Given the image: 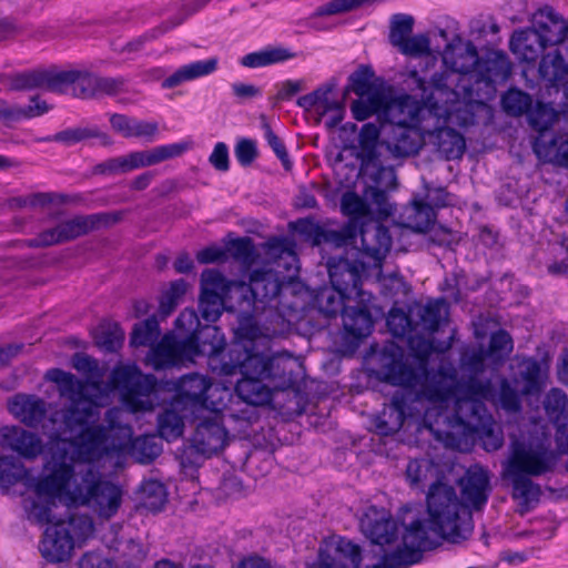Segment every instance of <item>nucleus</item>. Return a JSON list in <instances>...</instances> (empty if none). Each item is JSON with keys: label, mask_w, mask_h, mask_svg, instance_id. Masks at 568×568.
I'll list each match as a JSON object with an SVG mask.
<instances>
[{"label": "nucleus", "mask_w": 568, "mask_h": 568, "mask_svg": "<svg viewBox=\"0 0 568 568\" xmlns=\"http://www.w3.org/2000/svg\"><path fill=\"white\" fill-rule=\"evenodd\" d=\"M335 88V82H327L315 89L316 113L321 116L329 114L327 125L331 128L336 126L344 118L343 102L333 97Z\"/></svg>", "instance_id": "obj_31"}, {"label": "nucleus", "mask_w": 568, "mask_h": 568, "mask_svg": "<svg viewBox=\"0 0 568 568\" xmlns=\"http://www.w3.org/2000/svg\"><path fill=\"white\" fill-rule=\"evenodd\" d=\"M233 420L221 412L210 410L197 424L192 436V447L203 456L210 457L223 449L227 442L225 423Z\"/></svg>", "instance_id": "obj_16"}, {"label": "nucleus", "mask_w": 568, "mask_h": 568, "mask_svg": "<svg viewBox=\"0 0 568 568\" xmlns=\"http://www.w3.org/2000/svg\"><path fill=\"white\" fill-rule=\"evenodd\" d=\"M91 138L99 139L102 145H110L112 143L111 136L108 133L100 131L97 126L69 128L58 132L52 140L65 145H73Z\"/></svg>", "instance_id": "obj_40"}, {"label": "nucleus", "mask_w": 568, "mask_h": 568, "mask_svg": "<svg viewBox=\"0 0 568 568\" xmlns=\"http://www.w3.org/2000/svg\"><path fill=\"white\" fill-rule=\"evenodd\" d=\"M534 151L539 159L546 162L568 168V138L558 136L547 144L540 136L534 142Z\"/></svg>", "instance_id": "obj_36"}, {"label": "nucleus", "mask_w": 568, "mask_h": 568, "mask_svg": "<svg viewBox=\"0 0 568 568\" xmlns=\"http://www.w3.org/2000/svg\"><path fill=\"white\" fill-rule=\"evenodd\" d=\"M361 530L375 545L397 541L398 525L385 508L368 507L361 519Z\"/></svg>", "instance_id": "obj_19"}, {"label": "nucleus", "mask_w": 568, "mask_h": 568, "mask_svg": "<svg viewBox=\"0 0 568 568\" xmlns=\"http://www.w3.org/2000/svg\"><path fill=\"white\" fill-rule=\"evenodd\" d=\"M57 523L65 527L73 546L85 541L94 532V524L89 515H72L68 520H57Z\"/></svg>", "instance_id": "obj_41"}, {"label": "nucleus", "mask_w": 568, "mask_h": 568, "mask_svg": "<svg viewBox=\"0 0 568 568\" xmlns=\"http://www.w3.org/2000/svg\"><path fill=\"white\" fill-rule=\"evenodd\" d=\"M72 94L80 99L99 97V77L79 71L78 80L72 88Z\"/></svg>", "instance_id": "obj_58"}, {"label": "nucleus", "mask_w": 568, "mask_h": 568, "mask_svg": "<svg viewBox=\"0 0 568 568\" xmlns=\"http://www.w3.org/2000/svg\"><path fill=\"white\" fill-rule=\"evenodd\" d=\"M45 378L58 386L61 397L70 406L55 412L50 422L55 430L50 434L51 442L72 446L79 459L93 463L102 459L115 460L130 455L140 464L155 459L162 450L154 436H141L133 439V430L128 424L116 422L121 410H108L106 425L95 424L100 417L99 406L87 394L88 383L73 374L59 368L49 369Z\"/></svg>", "instance_id": "obj_1"}, {"label": "nucleus", "mask_w": 568, "mask_h": 568, "mask_svg": "<svg viewBox=\"0 0 568 568\" xmlns=\"http://www.w3.org/2000/svg\"><path fill=\"white\" fill-rule=\"evenodd\" d=\"M373 73L366 67H361L349 77V90L357 97H365L373 93H382L372 84Z\"/></svg>", "instance_id": "obj_56"}, {"label": "nucleus", "mask_w": 568, "mask_h": 568, "mask_svg": "<svg viewBox=\"0 0 568 568\" xmlns=\"http://www.w3.org/2000/svg\"><path fill=\"white\" fill-rule=\"evenodd\" d=\"M509 49L519 61L535 63L546 47L532 26L514 31L509 40Z\"/></svg>", "instance_id": "obj_26"}, {"label": "nucleus", "mask_w": 568, "mask_h": 568, "mask_svg": "<svg viewBox=\"0 0 568 568\" xmlns=\"http://www.w3.org/2000/svg\"><path fill=\"white\" fill-rule=\"evenodd\" d=\"M534 28L545 47L568 48L566 44L568 24L566 19L550 7H545L535 16Z\"/></svg>", "instance_id": "obj_21"}, {"label": "nucleus", "mask_w": 568, "mask_h": 568, "mask_svg": "<svg viewBox=\"0 0 568 568\" xmlns=\"http://www.w3.org/2000/svg\"><path fill=\"white\" fill-rule=\"evenodd\" d=\"M262 128L264 130V138L267 141V144L281 160L283 166L288 170L291 168V161L282 140L274 133L268 123L264 122Z\"/></svg>", "instance_id": "obj_63"}, {"label": "nucleus", "mask_w": 568, "mask_h": 568, "mask_svg": "<svg viewBox=\"0 0 568 568\" xmlns=\"http://www.w3.org/2000/svg\"><path fill=\"white\" fill-rule=\"evenodd\" d=\"M407 83L412 90L419 92L420 101L428 105L429 118H433L430 130L426 132V142L445 160L462 159L466 151V140L448 125H473L477 110L484 104L471 99L469 92H465L462 98L456 90L450 89L453 79L446 73H438L426 82L416 69L409 70Z\"/></svg>", "instance_id": "obj_5"}, {"label": "nucleus", "mask_w": 568, "mask_h": 568, "mask_svg": "<svg viewBox=\"0 0 568 568\" xmlns=\"http://www.w3.org/2000/svg\"><path fill=\"white\" fill-rule=\"evenodd\" d=\"M183 428V418L174 410L166 409L158 418L159 434L168 442L181 437Z\"/></svg>", "instance_id": "obj_48"}, {"label": "nucleus", "mask_w": 568, "mask_h": 568, "mask_svg": "<svg viewBox=\"0 0 568 568\" xmlns=\"http://www.w3.org/2000/svg\"><path fill=\"white\" fill-rule=\"evenodd\" d=\"M124 337L125 333L119 324H109L102 328L98 345L106 352H116L122 346Z\"/></svg>", "instance_id": "obj_57"}, {"label": "nucleus", "mask_w": 568, "mask_h": 568, "mask_svg": "<svg viewBox=\"0 0 568 568\" xmlns=\"http://www.w3.org/2000/svg\"><path fill=\"white\" fill-rule=\"evenodd\" d=\"M166 503V489L158 480H145L141 485V507L152 513L160 511Z\"/></svg>", "instance_id": "obj_43"}, {"label": "nucleus", "mask_w": 568, "mask_h": 568, "mask_svg": "<svg viewBox=\"0 0 568 568\" xmlns=\"http://www.w3.org/2000/svg\"><path fill=\"white\" fill-rule=\"evenodd\" d=\"M111 384L121 389L122 403L131 413L153 410L160 404V386L153 375H144L136 365H118Z\"/></svg>", "instance_id": "obj_12"}, {"label": "nucleus", "mask_w": 568, "mask_h": 568, "mask_svg": "<svg viewBox=\"0 0 568 568\" xmlns=\"http://www.w3.org/2000/svg\"><path fill=\"white\" fill-rule=\"evenodd\" d=\"M217 65L219 59L216 57L184 64L163 80L162 88L173 89L184 82L206 77L212 74L217 69Z\"/></svg>", "instance_id": "obj_30"}, {"label": "nucleus", "mask_w": 568, "mask_h": 568, "mask_svg": "<svg viewBox=\"0 0 568 568\" xmlns=\"http://www.w3.org/2000/svg\"><path fill=\"white\" fill-rule=\"evenodd\" d=\"M426 503L429 526L426 527L425 520L416 518L413 507H405L403 517L405 529L410 523L419 521L433 540V548L437 544L433 535L450 542H459L471 535L474 529L471 513L460 501L453 486L442 481L433 484Z\"/></svg>", "instance_id": "obj_9"}, {"label": "nucleus", "mask_w": 568, "mask_h": 568, "mask_svg": "<svg viewBox=\"0 0 568 568\" xmlns=\"http://www.w3.org/2000/svg\"><path fill=\"white\" fill-rule=\"evenodd\" d=\"M513 338L506 331L500 329L491 335L487 352L495 362H501L513 352Z\"/></svg>", "instance_id": "obj_55"}, {"label": "nucleus", "mask_w": 568, "mask_h": 568, "mask_svg": "<svg viewBox=\"0 0 568 568\" xmlns=\"http://www.w3.org/2000/svg\"><path fill=\"white\" fill-rule=\"evenodd\" d=\"M41 474L42 471L38 477ZM31 478H37V476H27V470L20 460L12 456H0V488L8 490L21 479H24V487L27 488L26 483ZM27 495L28 490L26 489L22 504L24 503Z\"/></svg>", "instance_id": "obj_38"}, {"label": "nucleus", "mask_w": 568, "mask_h": 568, "mask_svg": "<svg viewBox=\"0 0 568 568\" xmlns=\"http://www.w3.org/2000/svg\"><path fill=\"white\" fill-rule=\"evenodd\" d=\"M371 301L357 300L343 308V326L354 338L367 336L373 328V320L368 308Z\"/></svg>", "instance_id": "obj_29"}, {"label": "nucleus", "mask_w": 568, "mask_h": 568, "mask_svg": "<svg viewBox=\"0 0 568 568\" xmlns=\"http://www.w3.org/2000/svg\"><path fill=\"white\" fill-rule=\"evenodd\" d=\"M53 202V194L51 193H33L26 196L11 197L8 204L12 209L17 207H43Z\"/></svg>", "instance_id": "obj_61"}, {"label": "nucleus", "mask_w": 568, "mask_h": 568, "mask_svg": "<svg viewBox=\"0 0 568 568\" xmlns=\"http://www.w3.org/2000/svg\"><path fill=\"white\" fill-rule=\"evenodd\" d=\"M361 156L367 163H376L383 156L382 129L374 123H366L362 126L358 135Z\"/></svg>", "instance_id": "obj_35"}, {"label": "nucleus", "mask_w": 568, "mask_h": 568, "mask_svg": "<svg viewBox=\"0 0 568 568\" xmlns=\"http://www.w3.org/2000/svg\"><path fill=\"white\" fill-rule=\"evenodd\" d=\"M414 18L409 14L397 13L392 17L389 41L394 47L402 44L412 36Z\"/></svg>", "instance_id": "obj_52"}, {"label": "nucleus", "mask_w": 568, "mask_h": 568, "mask_svg": "<svg viewBox=\"0 0 568 568\" xmlns=\"http://www.w3.org/2000/svg\"><path fill=\"white\" fill-rule=\"evenodd\" d=\"M465 506L480 509L488 499L490 491L488 471L481 467H470L460 480Z\"/></svg>", "instance_id": "obj_23"}, {"label": "nucleus", "mask_w": 568, "mask_h": 568, "mask_svg": "<svg viewBox=\"0 0 568 568\" xmlns=\"http://www.w3.org/2000/svg\"><path fill=\"white\" fill-rule=\"evenodd\" d=\"M95 225L94 216H75L60 223L59 230L61 237L64 241L73 240L78 236L87 234Z\"/></svg>", "instance_id": "obj_51"}, {"label": "nucleus", "mask_w": 568, "mask_h": 568, "mask_svg": "<svg viewBox=\"0 0 568 568\" xmlns=\"http://www.w3.org/2000/svg\"><path fill=\"white\" fill-rule=\"evenodd\" d=\"M397 49L409 57H429L432 55L430 38L427 33H417L408 37Z\"/></svg>", "instance_id": "obj_53"}, {"label": "nucleus", "mask_w": 568, "mask_h": 568, "mask_svg": "<svg viewBox=\"0 0 568 568\" xmlns=\"http://www.w3.org/2000/svg\"><path fill=\"white\" fill-rule=\"evenodd\" d=\"M437 474L436 465L427 459H413L406 468V477L413 487H419Z\"/></svg>", "instance_id": "obj_47"}, {"label": "nucleus", "mask_w": 568, "mask_h": 568, "mask_svg": "<svg viewBox=\"0 0 568 568\" xmlns=\"http://www.w3.org/2000/svg\"><path fill=\"white\" fill-rule=\"evenodd\" d=\"M386 322L389 332L395 337H405L412 331V322L408 315L399 308H392Z\"/></svg>", "instance_id": "obj_59"}, {"label": "nucleus", "mask_w": 568, "mask_h": 568, "mask_svg": "<svg viewBox=\"0 0 568 568\" xmlns=\"http://www.w3.org/2000/svg\"><path fill=\"white\" fill-rule=\"evenodd\" d=\"M519 377L523 382L520 393L511 387L507 378L500 381L498 393V405L509 413H518L521 408V396L539 393L542 387L544 377L547 375V366L536 358L525 357L519 362Z\"/></svg>", "instance_id": "obj_15"}, {"label": "nucleus", "mask_w": 568, "mask_h": 568, "mask_svg": "<svg viewBox=\"0 0 568 568\" xmlns=\"http://www.w3.org/2000/svg\"><path fill=\"white\" fill-rule=\"evenodd\" d=\"M49 526L40 542V552L42 557L51 564L63 562L71 557L74 548L71 537L68 535L65 527L57 523V515L53 511V519L49 521ZM48 525V523L40 524Z\"/></svg>", "instance_id": "obj_20"}, {"label": "nucleus", "mask_w": 568, "mask_h": 568, "mask_svg": "<svg viewBox=\"0 0 568 568\" xmlns=\"http://www.w3.org/2000/svg\"><path fill=\"white\" fill-rule=\"evenodd\" d=\"M567 404L568 397L566 393L560 388H551L544 399V408L546 414L556 426V440L559 447H566L567 445Z\"/></svg>", "instance_id": "obj_27"}, {"label": "nucleus", "mask_w": 568, "mask_h": 568, "mask_svg": "<svg viewBox=\"0 0 568 568\" xmlns=\"http://www.w3.org/2000/svg\"><path fill=\"white\" fill-rule=\"evenodd\" d=\"M440 60L444 70L434 72L428 80L418 70L416 71L426 82H429L438 73L449 74L453 79L450 89L456 90L462 98L465 92H469L470 98L474 99L469 85L463 83V75L473 72L479 65L480 59L476 45L460 34H455L440 52Z\"/></svg>", "instance_id": "obj_13"}, {"label": "nucleus", "mask_w": 568, "mask_h": 568, "mask_svg": "<svg viewBox=\"0 0 568 568\" xmlns=\"http://www.w3.org/2000/svg\"><path fill=\"white\" fill-rule=\"evenodd\" d=\"M450 367L442 365L437 371L429 372L424 359L406 357L404 351L395 344L385 346L381 355V378L400 389L374 418L376 433L383 436L394 434L402 428L407 416L420 414L422 410L424 424L432 432L426 412L433 405L422 394V388L430 376Z\"/></svg>", "instance_id": "obj_7"}, {"label": "nucleus", "mask_w": 568, "mask_h": 568, "mask_svg": "<svg viewBox=\"0 0 568 568\" xmlns=\"http://www.w3.org/2000/svg\"><path fill=\"white\" fill-rule=\"evenodd\" d=\"M504 111L513 116L527 114L532 106L531 97L518 89H509L501 98Z\"/></svg>", "instance_id": "obj_46"}, {"label": "nucleus", "mask_w": 568, "mask_h": 568, "mask_svg": "<svg viewBox=\"0 0 568 568\" xmlns=\"http://www.w3.org/2000/svg\"><path fill=\"white\" fill-rule=\"evenodd\" d=\"M200 320L196 312L192 308H185L175 321V331L173 332L179 341L193 339L197 345H202L204 341L211 342L212 337L205 334L204 327L202 334L205 338L202 341L199 336Z\"/></svg>", "instance_id": "obj_39"}, {"label": "nucleus", "mask_w": 568, "mask_h": 568, "mask_svg": "<svg viewBox=\"0 0 568 568\" xmlns=\"http://www.w3.org/2000/svg\"><path fill=\"white\" fill-rule=\"evenodd\" d=\"M205 334L212 337V341H204L202 345H197L193 339L179 341L174 333L165 334L149 351L145 358L146 365L158 371L183 364L185 361H193L197 355H205L210 357V365L215 371L214 362L222 354L225 339L216 326H206Z\"/></svg>", "instance_id": "obj_11"}, {"label": "nucleus", "mask_w": 568, "mask_h": 568, "mask_svg": "<svg viewBox=\"0 0 568 568\" xmlns=\"http://www.w3.org/2000/svg\"><path fill=\"white\" fill-rule=\"evenodd\" d=\"M0 438L11 450L24 458H36L42 453V442L39 436L19 426L1 427Z\"/></svg>", "instance_id": "obj_25"}, {"label": "nucleus", "mask_w": 568, "mask_h": 568, "mask_svg": "<svg viewBox=\"0 0 568 568\" xmlns=\"http://www.w3.org/2000/svg\"><path fill=\"white\" fill-rule=\"evenodd\" d=\"M229 285L224 276L214 270H205L201 276V296L199 307L203 320L215 322L223 312V296Z\"/></svg>", "instance_id": "obj_18"}, {"label": "nucleus", "mask_w": 568, "mask_h": 568, "mask_svg": "<svg viewBox=\"0 0 568 568\" xmlns=\"http://www.w3.org/2000/svg\"><path fill=\"white\" fill-rule=\"evenodd\" d=\"M531 128L538 132L548 130L557 120L558 113L549 104L537 102L527 113Z\"/></svg>", "instance_id": "obj_49"}, {"label": "nucleus", "mask_w": 568, "mask_h": 568, "mask_svg": "<svg viewBox=\"0 0 568 568\" xmlns=\"http://www.w3.org/2000/svg\"><path fill=\"white\" fill-rule=\"evenodd\" d=\"M220 374L240 373L242 378L236 383L237 397L233 398L229 388L219 386L212 390L211 406L234 422L252 423L256 419V406L267 405L272 400L273 390L286 383L281 359L254 352L251 342L235 343L227 354L221 358Z\"/></svg>", "instance_id": "obj_4"}, {"label": "nucleus", "mask_w": 568, "mask_h": 568, "mask_svg": "<svg viewBox=\"0 0 568 568\" xmlns=\"http://www.w3.org/2000/svg\"><path fill=\"white\" fill-rule=\"evenodd\" d=\"M448 315V306L445 300H436L427 303L419 313L423 328L429 333L438 329L440 323Z\"/></svg>", "instance_id": "obj_44"}, {"label": "nucleus", "mask_w": 568, "mask_h": 568, "mask_svg": "<svg viewBox=\"0 0 568 568\" xmlns=\"http://www.w3.org/2000/svg\"><path fill=\"white\" fill-rule=\"evenodd\" d=\"M362 561L359 547L339 536L325 538L318 549V559L308 568H358Z\"/></svg>", "instance_id": "obj_17"}, {"label": "nucleus", "mask_w": 568, "mask_h": 568, "mask_svg": "<svg viewBox=\"0 0 568 568\" xmlns=\"http://www.w3.org/2000/svg\"><path fill=\"white\" fill-rule=\"evenodd\" d=\"M250 291L255 301L275 297L281 291V281L272 271H254L250 278Z\"/></svg>", "instance_id": "obj_37"}, {"label": "nucleus", "mask_w": 568, "mask_h": 568, "mask_svg": "<svg viewBox=\"0 0 568 568\" xmlns=\"http://www.w3.org/2000/svg\"><path fill=\"white\" fill-rule=\"evenodd\" d=\"M9 412L29 427L38 426L47 414V404L34 395L18 394L8 404Z\"/></svg>", "instance_id": "obj_28"}, {"label": "nucleus", "mask_w": 568, "mask_h": 568, "mask_svg": "<svg viewBox=\"0 0 568 568\" xmlns=\"http://www.w3.org/2000/svg\"><path fill=\"white\" fill-rule=\"evenodd\" d=\"M267 254L275 258L277 267L287 272V278H293L298 271V260L293 243L286 237H274L266 243Z\"/></svg>", "instance_id": "obj_33"}, {"label": "nucleus", "mask_w": 568, "mask_h": 568, "mask_svg": "<svg viewBox=\"0 0 568 568\" xmlns=\"http://www.w3.org/2000/svg\"><path fill=\"white\" fill-rule=\"evenodd\" d=\"M295 57L296 54L286 48L268 45L243 55L240 59V64L245 68L256 69L282 63Z\"/></svg>", "instance_id": "obj_34"}, {"label": "nucleus", "mask_w": 568, "mask_h": 568, "mask_svg": "<svg viewBox=\"0 0 568 568\" xmlns=\"http://www.w3.org/2000/svg\"><path fill=\"white\" fill-rule=\"evenodd\" d=\"M10 88L16 91L44 89V69L16 74L11 79Z\"/></svg>", "instance_id": "obj_54"}, {"label": "nucleus", "mask_w": 568, "mask_h": 568, "mask_svg": "<svg viewBox=\"0 0 568 568\" xmlns=\"http://www.w3.org/2000/svg\"><path fill=\"white\" fill-rule=\"evenodd\" d=\"M564 51L568 52V48L557 47L541 55L538 71L550 87L561 88L568 100V61Z\"/></svg>", "instance_id": "obj_22"}, {"label": "nucleus", "mask_w": 568, "mask_h": 568, "mask_svg": "<svg viewBox=\"0 0 568 568\" xmlns=\"http://www.w3.org/2000/svg\"><path fill=\"white\" fill-rule=\"evenodd\" d=\"M558 454L551 448V437L545 425L531 423L519 436L513 437L509 454L503 463V476L511 481L513 497L520 505L537 504L540 487L531 477L554 470Z\"/></svg>", "instance_id": "obj_8"}, {"label": "nucleus", "mask_w": 568, "mask_h": 568, "mask_svg": "<svg viewBox=\"0 0 568 568\" xmlns=\"http://www.w3.org/2000/svg\"><path fill=\"white\" fill-rule=\"evenodd\" d=\"M88 464L77 457L74 449L72 456L67 453L52 456L42 474L26 483L28 495L23 510L27 518L34 524L52 521L58 504L87 507L103 520L113 518L122 506L123 488Z\"/></svg>", "instance_id": "obj_2"}, {"label": "nucleus", "mask_w": 568, "mask_h": 568, "mask_svg": "<svg viewBox=\"0 0 568 568\" xmlns=\"http://www.w3.org/2000/svg\"><path fill=\"white\" fill-rule=\"evenodd\" d=\"M477 68L481 80L487 83L506 81L511 73V63L503 51L488 52Z\"/></svg>", "instance_id": "obj_32"}, {"label": "nucleus", "mask_w": 568, "mask_h": 568, "mask_svg": "<svg viewBox=\"0 0 568 568\" xmlns=\"http://www.w3.org/2000/svg\"><path fill=\"white\" fill-rule=\"evenodd\" d=\"M78 77L77 70L44 69V89L55 93H67L71 87H74Z\"/></svg>", "instance_id": "obj_42"}, {"label": "nucleus", "mask_w": 568, "mask_h": 568, "mask_svg": "<svg viewBox=\"0 0 568 568\" xmlns=\"http://www.w3.org/2000/svg\"><path fill=\"white\" fill-rule=\"evenodd\" d=\"M189 149L185 142L164 144L146 151H134L125 155L109 159L97 165L95 171L103 174H120L145 166L159 164L178 158Z\"/></svg>", "instance_id": "obj_14"}, {"label": "nucleus", "mask_w": 568, "mask_h": 568, "mask_svg": "<svg viewBox=\"0 0 568 568\" xmlns=\"http://www.w3.org/2000/svg\"><path fill=\"white\" fill-rule=\"evenodd\" d=\"M342 211L352 219L363 217L367 214L365 202L355 193H345L341 202Z\"/></svg>", "instance_id": "obj_62"}, {"label": "nucleus", "mask_w": 568, "mask_h": 568, "mask_svg": "<svg viewBox=\"0 0 568 568\" xmlns=\"http://www.w3.org/2000/svg\"><path fill=\"white\" fill-rule=\"evenodd\" d=\"M237 162L243 165H250L257 156L256 143L250 139H241L234 149Z\"/></svg>", "instance_id": "obj_64"}, {"label": "nucleus", "mask_w": 568, "mask_h": 568, "mask_svg": "<svg viewBox=\"0 0 568 568\" xmlns=\"http://www.w3.org/2000/svg\"><path fill=\"white\" fill-rule=\"evenodd\" d=\"M362 248L357 258H347L328 264L332 287L322 288L316 296L318 310L327 316H335L357 300L372 301V294L362 290L363 277L382 278V264L392 246L388 230L379 224L366 225L361 230Z\"/></svg>", "instance_id": "obj_6"}, {"label": "nucleus", "mask_w": 568, "mask_h": 568, "mask_svg": "<svg viewBox=\"0 0 568 568\" xmlns=\"http://www.w3.org/2000/svg\"><path fill=\"white\" fill-rule=\"evenodd\" d=\"M422 394L433 405L426 412L432 433L446 446L463 450L475 435L487 452L503 446V433L484 404L494 396L489 381H459L455 367H450L426 379Z\"/></svg>", "instance_id": "obj_3"}, {"label": "nucleus", "mask_w": 568, "mask_h": 568, "mask_svg": "<svg viewBox=\"0 0 568 568\" xmlns=\"http://www.w3.org/2000/svg\"><path fill=\"white\" fill-rule=\"evenodd\" d=\"M159 335V323L155 317H150L134 325L130 344L132 346H148L151 345Z\"/></svg>", "instance_id": "obj_50"}, {"label": "nucleus", "mask_w": 568, "mask_h": 568, "mask_svg": "<svg viewBox=\"0 0 568 568\" xmlns=\"http://www.w3.org/2000/svg\"><path fill=\"white\" fill-rule=\"evenodd\" d=\"M226 254L229 253L235 260L248 264L254 254V247L252 241L247 237L236 239L231 241L226 247Z\"/></svg>", "instance_id": "obj_60"}, {"label": "nucleus", "mask_w": 568, "mask_h": 568, "mask_svg": "<svg viewBox=\"0 0 568 568\" xmlns=\"http://www.w3.org/2000/svg\"><path fill=\"white\" fill-rule=\"evenodd\" d=\"M429 108L409 95H403L386 106L387 123L382 126L383 144L393 158L416 154L426 143L432 119Z\"/></svg>", "instance_id": "obj_10"}, {"label": "nucleus", "mask_w": 568, "mask_h": 568, "mask_svg": "<svg viewBox=\"0 0 568 568\" xmlns=\"http://www.w3.org/2000/svg\"><path fill=\"white\" fill-rule=\"evenodd\" d=\"M386 106L383 93L358 97L352 102L351 111L357 121H364Z\"/></svg>", "instance_id": "obj_45"}, {"label": "nucleus", "mask_w": 568, "mask_h": 568, "mask_svg": "<svg viewBox=\"0 0 568 568\" xmlns=\"http://www.w3.org/2000/svg\"><path fill=\"white\" fill-rule=\"evenodd\" d=\"M216 386L211 384V381L203 375L190 374L183 376L178 385L176 393L181 400L200 405L207 410H214L211 406L212 390Z\"/></svg>", "instance_id": "obj_24"}]
</instances>
